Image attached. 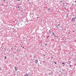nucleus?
I'll list each match as a JSON object with an SVG mask.
<instances>
[{"label":"nucleus","mask_w":76,"mask_h":76,"mask_svg":"<svg viewBox=\"0 0 76 76\" xmlns=\"http://www.w3.org/2000/svg\"><path fill=\"white\" fill-rule=\"evenodd\" d=\"M75 19L74 18H72V21H73L75 20Z\"/></svg>","instance_id":"f257e3e1"},{"label":"nucleus","mask_w":76,"mask_h":76,"mask_svg":"<svg viewBox=\"0 0 76 76\" xmlns=\"http://www.w3.org/2000/svg\"><path fill=\"white\" fill-rule=\"evenodd\" d=\"M15 70L17 71L18 70V68L16 67H15Z\"/></svg>","instance_id":"f03ea898"},{"label":"nucleus","mask_w":76,"mask_h":76,"mask_svg":"<svg viewBox=\"0 0 76 76\" xmlns=\"http://www.w3.org/2000/svg\"><path fill=\"white\" fill-rule=\"evenodd\" d=\"M35 63H37L38 62V60H36V61H35Z\"/></svg>","instance_id":"7ed1b4c3"},{"label":"nucleus","mask_w":76,"mask_h":76,"mask_svg":"<svg viewBox=\"0 0 76 76\" xmlns=\"http://www.w3.org/2000/svg\"><path fill=\"white\" fill-rule=\"evenodd\" d=\"M53 36H54V37H56V36H55V34H54V33L53 32Z\"/></svg>","instance_id":"20e7f679"},{"label":"nucleus","mask_w":76,"mask_h":76,"mask_svg":"<svg viewBox=\"0 0 76 76\" xmlns=\"http://www.w3.org/2000/svg\"><path fill=\"white\" fill-rule=\"evenodd\" d=\"M62 64H64V66H65V64H64V62H63L62 63Z\"/></svg>","instance_id":"39448f33"},{"label":"nucleus","mask_w":76,"mask_h":76,"mask_svg":"<svg viewBox=\"0 0 76 76\" xmlns=\"http://www.w3.org/2000/svg\"><path fill=\"white\" fill-rule=\"evenodd\" d=\"M50 10V8H48V10Z\"/></svg>","instance_id":"423d86ee"},{"label":"nucleus","mask_w":76,"mask_h":76,"mask_svg":"<svg viewBox=\"0 0 76 76\" xmlns=\"http://www.w3.org/2000/svg\"><path fill=\"white\" fill-rule=\"evenodd\" d=\"M54 63L55 64H56V62H54Z\"/></svg>","instance_id":"0eeeda50"},{"label":"nucleus","mask_w":76,"mask_h":76,"mask_svg":"<svg viewBox=\"0 0 76 76\" xmlns=\"http://www.w3.org/2000/svg\"><path fill=\"white\" fill-rule=\"evenodd\" d=\"M5 59H6V56H5Z\"/></svg>","instance_id":"6e6552de"},{"label":"nucleus","mask_w":76,"mask_h":76,"mask_svg":"<svg viewBox=\"0 0 76 76\" xmlns=\"http://www.w3.org/2000/svg\"><path fill=\"white\" fill-rule=\"evenodd\" d=\"M47 45V44H45V46H46Z\"/></svg>","instance_id":"1a4fd4ad"},{"label":"nucleus","mask_w":76,"mask_h":76,"mask_svg":"<svg viewBox=\"0 0 76 76\" xmlns=\"http://www.w3.org/2000/svg\"><path fill=\"white\" fill-rule=\"evenodd\" d=\"M26 76H28V75L27 74H26Z\"/></svg>","instance_id":"9d476101"},{"label":"nucleus","mask_w":76,"mask_h":76,"mask_svg":"<svg viewBox=\"0 0 76 76\" xmlns=\"http://www.w3.org/2000/svg\"><path fill=\"white\" fill-rule=\"evenodd\" d=\"M17 1H20V0H17Z\"/></svg>","instance_id":"9b49d317"},{"label":"nucleus","mask_w":76,"mask_h":76,"mask_svg":"<svg viewBox=\"0 0 76 76\" xmlns=\"http://www.w3.org/2000/svg\"><path fill=\"white\" fill-rule=\"evenodd\" d=\"M19 7H19H19H18V8H19Z\"/></svg>","instance_id":"f8f14e48"},{"label":"nucleus","mask_w":76,"mask_h":76,"mask_svg":"<svg viewBox=\"0 0 76 76\" xmlns=\"http://www.w3.org/2000/svg\"><path fill=\"white\" fill-rule=\"evenodd\" d=\"M23 49L24 48V47H23Z\"/></svg>","instance_id":"ddd939ff"},{"label":"nucleus","mask_w":76,"mask_h":76,"mask_svg":"<svg viewBox=\"0 0 76 76\" xmlns=\"http://www.w3.org/2000/svg\"><path fill=\"white\" fill-rule=\"evenodd\" d=\"M70 66H72V65H70Z\"/></svg>","instance_id":"4468645a"},{"label":"nucleus","mask_w":76,"mask_h":76,"mask_svg":"<svg viewBox=\"0 0 76 76\" xmlns=\"http://www.w3.org/2000/svg\"><path fill=\"white\" fill-rule=\"evenodd\" d=\"M68 14H67V15L68 16Z\"/></svg>","instance_id":"2eb2a0df"},{"label":"nucleus","mask_w":76,"mask_h":76,"mask_svg":"<svg viewBox=\"0 0 76 76\" xmlns=\"http://www.w3.org/2000/svg\"><path fill=\"white\" fill-rule=\"evenodd\" d=\"M58 26H59L60 25L58 24Z\"/></svg>","instance_id":"dca6fc26"},{"label":"nucleus","mask_w":76,"mask_h":76,"mask_svg":"<svg viewBox=\"0 0 76 76\" xmlns=\"http://www.w3.org/2000/svg\"><path fill=\"white\" fill-rule=\"evenodd\" d=\"M4 2H5V0H4Z\"/></svg>","instance_id":"f3484780"},{"label":"nucleus","mask_w":76,"mask_h":76,"mask_svg":"<svg viewBox=\"0 0 76 76\" xmlns=\"http://www.w3.org/2000/svg\"><path fill=\"white\" fill-rule=\"evenodd\" d=\"M44 56H45V55H44Z\"/></svg>","instance_id":"a211bd4d"},{"label":"nucleus","mask_w":76,"mask_h":76,"mask_svg":"<svg viewBox=\"0 0 76 76\" xmlns=\"http://www.w3.org/2000/svg\"><path fill=\"white\" fill-rule=\"evenodd\" d=\"M2 5H3V4H2Z\"/></svg>","instance_id":"6ab92c4d"},{"label":"nucleus","mask_w":76,"mask_h":76,"mask_svg":"<svg viewBox=\"0 0 76 76\" xmlns=\"http://www.w3.org/2000/svg\"><path fill=\"white\" fill-rule=\"evenodd\" d=\"M75 2H76V1H75Z\"/></svg>","instance_id":"aec40b11"},{"label":"nucleus","mask_w":76,"mask_h":76,"mask_svg":"<svg viewBox=\"0 0 76 76\" xmlns=\"http://www.w3.org/2000/svg\"><path fill=\"white\" fill-rule=\"evenodd\" d=\"M11 49H13V48H12Z\"/></svg>","instance_id":"412c9836"},{"label":"nucleus","mask_w":76,"mask_h":76,"mask_svg":"<svg viewBox=\"0 0 76 76\" xmlns=\"http://www.w3.org/2000/svg\"><path fill=\"white\" fill-rule=\"evenodd\" d=\"M73 17H74V15H73Z\"/></svg>","instance_id":"4be33fe9"},{"label":"nucleus","mask_w":76,"mask_h":76,"mask_svg":"<svg viewBox=\"0 0 76 76\" xmlns=\"http://www.w3.org/2000/svg\"><path fill=\"white\" fill-rule=\"evenodd\" d=\"M66 40V39H65Z\"/></svg>","instance_id":"5701e85b"},{"label":"nucleus","mask_w":76,"mask_h":76,"mask_svg":"<svg viewBox=\"0 0 76 76\" xmlns=\"http://www.w3.org/2000/svg\"><path fill=\"white\" fill-rule=\"evenodd\" d=\"M59 59H61V58H60Z\"/></svg>","instance_id":"b1692460"},{"label":"nucleus","mask_w":76,"mask_h":76,"mask_svg":"<svg viewBox=\"0 0 76 76\" xmlns=\"http://www.w3.org/2000/svg\"><path fill=\"white\" fill-rule=\"evenodd\" d=\"M73 5H74V4H73Z\"/></svg>","instance_id":"393cba45"},{"label":"nucleus","mask_w":76,"mask_h":76,"mask_svg":"<svg viewBox=\"0 0 76 76\" xmlns=\"http://www.w3.org/2000/svg\"><path fill=\"white\" fill-rule=\"evenodd\" d=\"M22 47V46H21V47Z\"/></svg>","instance_id":"a878e982"},{"label":"nucleus","mask_w":76,"mask_h":76,"mask_svg":"<svg viewBox=\"0 0 76 76\" xmlns=\"http://www.w3.org/2000/svg\"><path fill=\"white\" fill-rule=\"evenodd\" d=\"M15 47H16V46H15Z\"/></svg>","instance_id":"bb28decb"},{"label":"nucleus","mask_w":76,"mask_h":76,"mask_svg":"<svg viewBox=\"0 0 76 76\" xmlns=\"http://www.w3.org/2000/svg\"><path fill=\"white\" fill-rule=\"evenodd\" d=\"M22 1H23V0H22Z\"/></svg>","instance_id":"cd10ccee"}]
</instances>
